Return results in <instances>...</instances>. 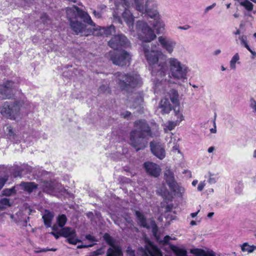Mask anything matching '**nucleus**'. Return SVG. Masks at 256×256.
Listing matches in <instances>:
<instances>
[{
	"instance_id": "1",
	"label": "nucleus",
	"mask_w": 256,
	"mask_h": 256,
	"mask_svg": "<svg viewBox=\"0 0 256 256\" xmlns=\"http://www.w3.org/2000/svg\"><path fill=\"white\" fill-rule=\"evenodd\" d=\"M136 26L138 32H141L138 36L142 41V46L151 74L156 76L158 80L162 81L168 72V66L166 60L162 58L163 53L155 49L156 45L150 43L156 38V35L144 22L138 20Z\"/></svg>"
},
{
	"instance_id": "2",
	"label": "nucleus",
	"mask_w": 256,
	"mask_h": 256,
	"mask_svg": "<svg viewBox=\"0 0 256 256\" xmlns=\"http://www.w3.org/2000/svg\"><path fill=\"white\" fill-rule=\"evenodd\" d=\"M66 12L70 28L76 34L85 36L90 35V28H88L86 24L78 20V18H80L88 24L94 26V22L87 12L75 6L67 8Z\"/></svg>"
},
{
	"instance_id": "3",
	"label": "nucleus",
	"mask_w": 256,
	"mask_h": 256,
	"mask_svg": "<svg viewBox=\"0 0 256 256\" xmlns=\"http://www.w3.org/2000/svg\"><path fill=\"white\" fill-rule=\"evenodd\" d=\"M134 126L135 128L130 134L129 144L138 152L146 147L148 138L153 137L154 134L145 120L136 121Z\"/></svg>"
},
{
	"instance_id": "4",
	"label": "nucleus",
	"mask_w": 256,
	"mask_h": 256,
	"mask_svg": "<svg viewBox=\"0 0 256 256\" xmlns=\"http://www.w3.org/2000/svg\"><path fill=\"white\" fill-rule=\"evenodd\" d=\"M120 0V4L126 8H134L137 10L146 14L154 20L160 17L157 10L158 4L154 0Z\"/></svg>"
},
{
	"instance_id": "5",
	"label": "nucleus",
	"mask_w": 256,
	"mask_h": 256,
	"mask_svg": "<svg viewBox=\"0 0 256 256\" xmlns=\"http://www.w3.org/2000/svg\"><path fill=\"white\" fill-rule=\"evenodd\" d=\"M114 80L122 90L128 92L132 90L142 84V81L140 75L136 72H117L114 74Z\"/></svg>"
},
{
	"instance_id": "6",
	"label": "nucleus",
	"mask_w": 256,
	"mask_h": 256,
	"mask_svg": "<svg viewBox=\"0 0 256 256\" xmlns=\"http://www.w3.org/2000/svg\"><path fill=\"white\" fill-rule=\"evenodd\" d=\"M168 70L171 76L175 80L184 82L188 78L187 74L190 70L184 64H182L178 59L175 58H170L166 60Z\"/></svg>"
},
{
	"instance_id": "7",
	"label": "nucleus",
	"mask_w": 256,
	"mask_h": 256,
	"mask_svg": "<svg viewBox=\"0 0 256 256\" xmlns=\"http://www.w3.org/2000/svg\"><path fill=\"white\" fill-rule=\"evenodd\" d=\"M135 213L138 220V224L141 226L147 229H151L153 236L157 240H159L160 236L158 235V227L155 221L151 219L147 220L143 213L139 211L136 210Z\"/></svg>"
},
{
	"instance_id": "8",
	"label": "nucleus",
	"mask_w": 256,
	"mask_h": 256,
	"mask_svg": "<svg viewBox=\"0 0 256 256\" xmlns=\"http://www.w3.org/2000/svg\"><path fill=\"white\" fill-rule=\"evenodd\" d=\"M164 178L170 189L174 192L178 196H182L184 192V188L179 186L174 180V174L170 170H166Z\"/></svg>"
},
{
	"instance_id": "9",
	"label": "nucleus",
	"mask_w": 256,
	"mask_h": 256,
	"mask_svg": "<svg viewBox=\"0 0 256 256\" xmlns=\"http://www.w3.org/2000/svg\"><path fill=\"white\" fill-rule=\"evenodd\" d=\"M110 60L114 64L124 66L130 64L131 56L128 52L123 50L120 52H114L111 54Z\"/></svg>"
},
{
	"instance_id": "10",
	"label": "nucleus",
	"mask_w": 256,
	"mask_h": 256,
	"mask_svg": "<svg viewBox=\"0 0 256 256\" xmlns=\"http://www.w3.org/2000/svg\"><path fill=\"white\" fill-rule=\"evenodd\" d=\"M108 46L114 50H118L130 46V42L122 34L114 36L108 41Z\"/></svg>"
},
{
	"instance_id": "11",
	"label": "nucleus",
	"mask_w": 256,
	"mask_h": 256,
	"mask_svg": "<svg viewBox=\"0 0 256 256\" xmlns=\"http://www.w3.org/2000/svg\"><path fill=\"white\" fill-rule=\"evenodd\" d=\"M16 86L12 80H7L0 85V99H10L14 96Z\"/></svg>"
},
{
	"instance_id": "12",
	"label": "nucleus",
	"mask_w": 256,
	"mask_h": 256,
	"mask_svg": "<svg viewBox=\"0 0 256 256\" xmlns=\"http://www.w3.org/2000/svg\"><path fill=\"white\" fill-rule=\"evenodd\" d=\"M60 235L66 238V242L70 244H76L80 240L77 238L76 231L70 227H64L60 232Z\"/></svg>"
},
{
	"instance_id": "13",
	"label": "nucleus",
	"mask_w": 256,
	"mask_h": 256,
	"mask_svg": "<svg viewBox=\"0 0 256 256\" xmlns=\"http://www.w3.org/2000/svg\"><path fill=\"white\" fill-rule=\"evenodd\" d=\"M40 186V188H42L44 192L50 194H54L56 192L66 190L61 185L52 182H42Z\"/></svg>"
},
{
	"instance_id": "14",
	"label": "nucleus",
	"mask_w": 256,
	"mask_h": 256,
	"mask_svg": "<svg viewBox=\"0 0 256 256\" xmlns=\"http://www.w3.org/2000/svg\"><path fill=\"white\" fill-rule=\"evenodd\" d=\"M94 26H90L92 28H90V34H93L95 36H108L113 34H114L115 28L113 25H110L108 27H101L96 26L94 23Z\"/></svg>"
},
{
	"instance_id": "15",
	"label": "nucleus",
	"mask_w": 256,
	"mask_h": 256,
	"mask_svg": "<svg viewBox=\"0 0 256 256\" xmlns=\"http://www.w3.org/2000/svg\"><path fill=\"white\" fill-rule=\"evenodd\" d=\"M104 239L110 246L107 250L106 256H122V252L121 247L115 245L112 238L107 234L104 235Z\"/></svg>"
},
{
	"instance_id": "16",
	"label": "nucleus",
	"mask_w": 256,
	"mask_h": 256,
	"mask_svg": "<svg viewBox=\"0 0 256 256\" xmlns=\"http://www.w3.org/2000/svg\"><path fill=\"white\" fill-rule=\"evenodd\" d=\"M168 96L171 102L174 105V110L180 122L182 120L183 116L182 114L180 113V99L178 92L176 90L172 89L168 92Z\"/></svg>"
},
{
	"instance_id": "17",
	"label": "nucleus",
	"mask_w": 256,
	"mask_h": 256,
	"mask_svg": "<svg viewBox=\"0 0 256 256\" xmlns=\"http://www.w3.org/2000/svg\"><path fill=\"white\" fill-rule=\"evenodd\" d=\"M150 150L152 154L160 160L164 159L166 156V151L164 145L161 142L153 140L150 144Z\"/></svg>"
},
{
	"instance_id": "18",
	"label": "nucleus",
	"mask_w": 256,
	"mask_h": 256,
	"mask_svg": "<svg viewBox=\"0 0 256 256\" xmlns=\"http://www.w3.org/2000/svg\"><path fill=\"white\" fill-rule=\"evenodd\" d=\"M171 240H176V238H172L169 236H166L162 240H159L158 241L164 246H168L176 256H188L186 250L171 244L170 242Z\"/></svg>"
},
{
	"instance_id": "19",
	"label": "nucleus",
	"mask_w": 256,
	"mask_h": 256,
	"mask_svg": "<svg viewBox=\"0 0 256 256\" xmlns=\"http://www.w3.org/2000/svg\"><path fill=\"white\" fill-rule=\"evenodd\" d=\"M158 42L162 48L171 54L176 46V42L171 38L166 36H160L158 38Z\"/></svg>"
},
{
	"instance_id": "20",
	"label": "nucleus",
	"mask_w": 256,
	"mask_h": 256,
	"mask_svg": "<svg viewBox=\"0 0 256 256\" xmlns=\"http://www.w3.org/2000/svg\"><path fill=\"white\" fill-rule=\"evenodd\" d=\"M17 112V110H15L14 102L12 104L8 102H4L0 110V113L4 116L10 119L12 118L14 114Z\"/></svg>"
},
{
	"instance_id": "21",
	"label": "nucleus",
	"mask_w": 256,
	"mask_h": 256,
	"mask_svg": "<svg viewBox=\"0 0 256 256\" xmlns=\"http://www.w3.org/2000/svg\"><path fill=\"white\" fill-rule=\"evenodd\" d=\"M146 172L151 176L158 177L160 173L161 169L158 165L152 162H146L144 164Z\"/></svg>"
},
{
	"instance_id": "22",
	"label": "nucleus",
	"mask_w": 256,
	"mask_h": 256,
	"mask_svg": "<svg viewBox=\"0 0 256 256\" xmlns=\"http://www.w3.org/2000/svg\"><path fill=\"white\" fill-rule=\"evenodd\" d=\"M122 18L130 30H132L134 28V18L132 12L126 9L122 14Z\"/></svg>"
},
{
	"instance_id": "23",
	"label": "nucleus",
	"mask_w": 256,
	"mask_h": 256,
	"mask_svg": "<svg viewBox=\"0 0 256 256\" xmlns=\"http://www.w3.org/2000/svg\"><path fill=\"white\" fill-rule=\"evenodd\" d=\"M15 110L18 112L20 108H23L28 110H30L32 109L33 106L26 99H23L20 100L14 101Z\"/></svg>"
},
{
	"instance_id": "24",
	"label": "nucleus",
	"mask_w": 256,
	"mask_h": 256,
	"mask_svg": "<svg viewBox=\"0 0 256 256\" xmlns=\"http://www.w3.org/2000/svg\"><path fill=\"white\" fill-rule=\"evenodd\" d=\"M16 216H18L17 218H14V215L10 216V218L16 222H22V225L24 226H26L28 223V221L29 220V217H26V216H24L22 212L19 211L16 214Z\"/></svg>"
},
{
	"instance_id": "25",
	"label": "nucleus",
	"mask_w": 256,
	"mask_h": 256,
	"mask_svg": "<svg viewBox=\"0 0 256 256\" xmlns=\"http://www.w3.org/2000/svg\"><path fill=\"white\" fill-rule=\"evenodd\" d=\"M165 24L159 17L154 20L153 27L158 34H162L164 30Z\"/></svg>"
},
{
	"instance_id": "26",
	"label": "nucleus",
	"mask_w": 256,
	"mask_h": 256,
	"mask_svg": "<svg viewBox=\"0 0 256 256\" xmlns=\"http://www.w3.org/2000/svg\"><path fill=\"white\" fill-rule=\"evenodd\" d=\"M19 186H21L24 190L30 194L34 190L36 189L38 185L34 182H22L20 184Z\"/></svg>"
},
{
	"instance_id": "27",
	"label": "nucleus",
	"mask_w": 256,
	"mask_h": 256,
	"mask_svg": "<svg viewBox=\"0 0 256 256\" xmlns=\"http://www.w3.org/2000/svg\"><path fill=\"white\" fill-rule=\"evenodd\" d=\"M54 216L53 212H51L49 210H46L42 216V218L44 225L47 227L49 228L51 226L52 220Z\"/></svg>"
},
{
	"instance_id": "28",
	"label": "nucleus",
	"mask_w": 256,
	"mask_h": 256,
	"mask_svg": "<svg viewBox=\"0 0 256 256\" xmlns=\"http://www.w3.org/2000/svg\"><path fill=\"white\" fill-rule=\"evenodd\" d=\"M160 108L162 114H168L172 110V106L168 98H164L160 101Z\"/></svg>"
},
{
	"instance_id": "29",
	"label": "nucleus",
	"mask_w": 256,
	"mask_h": 256,
	"mask_svg": "<svg viewBox=\"0 0 256 256\" xmlns=\"http://www.w3.org/2000/svg\"><path fill=\"white\" fill-rule=\"evenodd\" d=\"M142 97L140 95L136 96V100L134 102V104L130 106V108L134 109L138 108V111L139 113H142L143 110H142Z\"/></svg>"
},
{
	"instance_id": "30",
	"label": "nucleus",
	"mask_w": 256,
	"mask_h": 256,
	"mask_svg": "<svg viewBox=\"0 0 256 256\" xmlns=\"http://www.w3.org/2000/svg\"><path fill=\"white\" fill-rule=\"evenodd\" d=\"M192 253L196 256H216L212 250L206 251L204 250L196 248L192 251Z\"/></svg>"
},
{
	"instance_id": "31",
	"label": "nucleus",
	"mask_w": 256,
	"mask_h": 256,
	"mask_svg": "<svg viewBox=\"0 0 256 256\" xmlns=\"http://www.w3.org/2000/svg\"><path fill=\"white\" fill-rule=\"evenodd\" d=\"M67 218L65 214H62L59 215L56 218V222L60 228H63L67 222Z\"/></svg>"
},
{
	"instance_id": "32",
	"label": "nucleus",
	"mask_w": 256,
	"mask_h": 256,
	"mask_svg": "<svg viewBox=\"0 0 256 256\" xmlns=\"http://www.w3.org/2000/svg\"><path fill=\"white\" fill-rule=\"evenodd\" d=\"M18 186H14L11 188H5L2 192V194L6 196H10L15 194L16 193V189Z\"/></svg>"
},
{
	"instance_id": "33",
	"label": "nucleus",
	"mask_w": 256,
	"mask_h": 256,
	"mask_svg": "<svg viewBox=\"0 0 256 256\" xmlns=\"http://www.w3.org/2000/svg\"><path fill=\"white\" fill-rule=\"evenodd\" d=\"M242 250L244 252H248V253L252 252L256 249V246H250L248 243H244L241 246Z\"/></svg>"
},
{
	"instance_id": "34",
	"label": "nucleus",
	"mask_w": 256,
	"mask_h": 256,
	"mask_svg": "<svg viewBox=\"0 0 256 256\" xmlns=\"http://www.w3.org/2000/svg\"><path fill=\"white\" fill-rule=\"evenodd\" d=\"M240 4L244 6L248 10L252 11L253 9V4L248 0H245L244 2H241Z\"/></svg>"
},
{
	"instance_id": "35",
	"label": "nucleus",
	"mask_w": 256,
	"mask_h": 256,
	"mask_svg": "<svg viewBox=\"0 0 256 256\" xmlns=\"http://www.w3.org/2000/svg\"><path fill=\"white\" fill-rule=\"evenodd\" d=\"M240 56L238 53L236 54L230 61V67L232 69L234 70L236 68V64L239 60Z\"/></svg>"
},
{
	"instance_id": "36",
	"label": "nucleus",
	"mask_w": 256,
	"mask_h": 256,
	"mask_svg": "<svg viewBox=\"0 0 256 256\" xmlns=\"http://www.w3.org/2000/svg\"><path fill=\"white\" fill-rule=\"evenodd\" d=\"M98 91L100 94L108 93L110 88L107 85L102 84L98 88Z\"/></svg>"
},
{
	"instance_id": "37",
	"label": "nucleus",
	"mask_w": 256,
	"mask_h": 256,
	"mask_svg": "<svg viewBox=\"0 0 256 256\" xmlns=\"http://www.w3.org/2000/svg\"><path fill=\"white\" fill-rule=\"evenodd\" d=\"M0 206H4L6 208V206H10V200L7 198H2L0 200Z\"/></svg>"
},
{
	"instance_id": "38",
	"label": "nucleus",
	"mask_w": 256,
	"mask_h": 256,
	"mask_svg": "<svg viewBox=\"0 0 256 256\" xmlns=\"http://www.w3.org/2000/svg\"><path fill=\"white\" fill-rule=\"evenodd\" d=\"M103 253H104V250L102 248H100L92 252L91 256H98Z\"/></svg>"
},
{
	"instance_id": "39",
	"label": "nucleus",
	"mask_w": 256,
	"mask_h": 256,
	"mask_svg": "<svg viewBox=\"0 0 256 256\" xmlns=\"http://www.w3.org/2000/svg\"><path fill=\"white\" fill-rule=\"evenodd\" d=\"M176 124H177V123L176 122H169L168 123L167 125H166V128L170 130H172L173 129H174V128L176 127Z\"/></svg>"
},
{
	"instance_id": "40",
	"label": "nucleus",
	"mask_w": 256,
	"mask_h": 256,
	"mask_svg": "<svg viewBox=\"0 0 256 256\" xmlns=\"http://www.w3.org/2000/svg\"><path fill=\"white\" fill-rule=\"evenodd\" d=\"M120 116L124 118H128L131 116V112L128 111H126L121 113Z\"/></svg>"
},
{
	"instance_id": "41",
	"label": "nucleus",
	"mask_w": 256,
	"mask_h": 256,
	"mask_svg": "<svg viewBox=\"0 0 256 256\" xmlns=\"http://www.w3.org/2000/svg\"><path fill=\"white\" fill-rule=\"evenodd\" d=\"M56 250V248H51V249H48V248H43L40 250H35L34 252L36 253H38V252H46L47 251H53L55 252Z\"/></svg>"
},
{
	"instance_id": "42",
	"label": "nucleus",
	"mask_w": 256,
	"mask_h": 256,
	"mask_svg": "<svg viewBox=\"0 0 256 256\" xmlns=\"http://www.w3.org/2000/svg\"><path fill=\"white\" fill-rule=\"evenodd\" d=\"M250 107L256 112V101L253 99H250Z\"/></svg>"
},
{
	"instance_id": "43",
	"label": "nucleus",
	"mask_w": 256,
	"mask_h": 256,
	"mask_svg": "<svg viewBox=\"0 0 256 256\" xmlns=\"http://www.w3.org/2000/svg\"><path fill=\"white\" fill-rule=\"evenodd\" d=\"M6 180H7V179L4 178H2V177L0 178V190L4 186V185L6 184Z\"/></svg>"
},
{
	"instance_id": "44",
	"label": "nucleus",
	"mask_w": 256,
	"mask_h": 256,
	"mask_svg": "<svg viewBox=\"0 0 256 256\" xmlns=\"http://www.w3.org/2000/svg\"><path fill=\"white\" fill-rule=\"evenodd\" d=\"M126 252L129 256H135L134 251L130 247H128Z\"/></svg>"
},
{
	"instance_id": "45",
	"label": "nucleus",
	"mask_w": 256,
	"mask_h": 256,
	"mask_svg": "<svg viewBox=\"0 0 256 256\" xmlns=\"http://www.w3.org/2000/svg\"><path fill=\"white\" fill-rule=\"evenodd\" d=\"M239 38L241 41V43L243 44L244 46H246V44H248L246 36H240Z\"/></svg>"
},
{
	"instance_id": "46",
	"label": "nucleus",
	"mask_w": 256,
	"mask_h": 256,
	"mask_svg": "<svg viewBox=\"0 0 256 256\" xmlns=\"http://www.w3.org/2000/svg\"><path fill=\"white\" fill-rule=\"evenodd\" d=\"M216 3H214L212 4L207 6L204 10V13L206 14L210 10L212 9L216 6Z\"/></svg>"
},
{
	"instance_id": "47",
	"label": "nucleus",
	"mask_w": 256,
	"mask_h": 256,
	"mask_svg": "<svg viewBox=\"0 0 256 256\" xmlns=\"http://www.w3.org/2000/svg\"><path fill=\"white\" fill-rule=\"evenodd\" d=\"M204 182H200L198 185V190L199 191H202L204 189Z\"/></svg>"
},
{
	"instance_id": "48",
	"label": "nucleus",
	"mask_w": 256,
	"mask_h": 256,
	"mask_svg": "<svg viewBox=\"0 0 256 256\" xmlns=\"http://www.w3.org/2000/svg\"><path fill=\"white\" fill-rule=\"evenodd\" d=\"M86 240H89L92 242H94L96 240L94 236L90 234H87L86 236Z\"/></svg>"
},
{
	"instance_id": "49",
	"label": "nucleus",
	"mask_w": 256,
	"mask_h": 256,
	"mask_svg": "<svg viewBox=\"0 0 256 256\" xmlns=\"http://www.w3.org/2000/svg\"><path fill=\"white\" fill-rule=\"evenodd\" d=\"M93 14L94 16L97 18H100L102 16V13L95 10L93 11Z\"/></svg>"
},
{
	"instance_id": "50",
	"label": "nucleus",
	"mask_w": 256,
	"mask_h": 256,
	"mask_svg": "<svg viewBox=\"0 0 256 256\" xmlns=\"http://www.w3.org/2000/svg\"><path fill=\"white\" fill-rule=\"evenodd\" d=\"M7 130L8 132V134L10 136L14 135V132L12 130V128L11 126H8L7 127Z\"/></svg>"
},
{
	"instance_id": "51",
	"label": "nucleus",
	"mask_w": 256,
	"mask_h": 256,
	"mask_svg": "<svg viewBox=\"0 0 256 256\" xmlns=\"http://www.w3.org/2000/svg\"><path fill=\"white\" fill-rule=\"evenodd\" d=\"M190 28V26L189 25H185L184 26H180L178 27V28L180 30H187L189 29Z\"/></svg>"
},
{
	"instance_id": "52",
	"label": "nucleus",
	"mask_w": 256,
	"mask_h": 256,
	"mask_svg": "<svg viewBox=\"0 0 256 256\" xmlns=\"http://www.w3.org/2000/svg\"><path fill=\"white\" fill-rule=\"evenodd\" d=\"M210 131L212 133L215 134L216 132V124L215 122V120L214 122V128L210 129Z\"/></svg>"
},
{
	"instance_id": "53",
	"label": "nucleus",
	"mask_w": 256,
	"mask_h": 256,
	"mask_svg": "<svg viewBox=\"0 0 256 256\" xmlns=\"http://www.w3.org/2000/svg\"><path fill=\"white\" fill-rule=\"evenodd\" d=\"M208 182L210 184H215L216 182V179L214 178H212L211 176L209 178Z\"/></svg>"
},
{
	"instance_id": "54",
	"label": "nucleus",
	"mask_w": 256,
	"mask_h": 256,
	"mask_svg": "<svg viewBox=\"0 0 256 256\" xmlns=\"http://www.w3.org/2000/svg\"><path fill=\"white\" fill-rule=\"evenodd\" d=\"M172 150L173 152H176L177 151L178 153L180 152V150L178 149V146L177 144L174 145L172 147Z\"/></svg>"
},
{
	"instance_id": "55",
	"label": "nucleus",
	"mask_w": 256,
	"mask_h": 256,
	"mask_svg": "<svg viewBox=\"0 0 256 256\" xmlns=\"http://www.w3.org/2000/svg\"><path fill=\"white\" fill-rule=\"evenodd\" d=\"M86 216L90 220L94 218V214L92 212H88L86 214Z\"/></svg>"
},
{
	"instance_id": "56",
	"label": "nucleus",
	"mask_w": 256,
	"mask_h": 256,
	"mask_svg": "<svg viewBox=\"0 0 256 256\" xmlns=\"http://www.w3.org/2000/svg\"><path fill=\"white\" fill-rule=\"evenodd\" d=\"M248 51H250L252 54L253 55H256V52H253L251 49L250 48V46H248V44H246V46H245Z\"/></svg>"
},
{
	"instance_id": "57",
	"label": "nucleus",
	"mask_w": 256,
	"mask_h": 256,
	"mask_svg": "<svg viewBox=\"0 0 256 256\" xmlns=\"http://www.w3.org/2000/svg\"><path fill=\"white\" fill-rule=\"evenodd\" d=\"M50 234L53 235L55 237V238L56 239H58L59 238V237H60V234H58L57 233H55L54 232H51Z\"/></svg>"
},
{
	"instance_id": "58",
	"label": "nucleus",
	"mask_w": 256,
	"mask_h": 256,
	"mask_svg": "<svg viewBox=\"0 0 256 256\" xmlns=\"http://www.w3.org/2000/svg\"><path fill=\"white\" fill-rule=\"evenodd\" d=\"M106 8V6L104 4H101L98 6V8L100 10H103L105 9Z\"/></svg>"
},
{
	"instance_id": "59",
	"label": "nucleus",
	"mask_w": 256,
	"mask_h": 256,
	"mask_svg": "<svg viewBox=\"0 0 256 256\" xmlns=\"http://www.w3.org/2000/svg\"><path fill=\"white\" fill-rule=\"evenodd\" d=\"M220 52H221V50H220L218 49L214 52V54L215 56H216V55H218V54H220Z\"/></svg>"
},
{
	"instance_id": "60",
	"label": "nucleus",
	"mask_w": 256,
	"mask_h": 256,
	"mask_svg": "<svg viewBox=\"0 0 256 256\" xmlns=\"http://www.w3.org/2000/svg\"><path fill=\"white\" fill-rule=\"evenodd\" d=\"M200 212V210H198L197 212H193V213H192L190 214V216L192 218H194L196 217L197 214H198V212Z\"/></svg>"
},
{
	"instance_id": "61",
	"label": "nucleus",
	"mask_w": 256,
	"mask_h": 256,
	"mask_svg": "<svg viewBox=\"0 0 256 256\" xmlns=\"http://www.w3.org/2000/svg\"><path fill=\"white\" fill-rule=\"evenodd\" d=\"M214 150V146H210V147L208 150V152L210 153V152H212Z\"/></svg>"
},
{
	"instance_id": "62",
	"label": "nucleus",
	"mask_w": 256,
	"mask_h": 256,
	"mask_svg": "<svg viewBox=\"0 0 256 256\" xmlns=\"http://www.w3.org/2000/svg\"><path fill=\"white\" fill-rule=\"evenodd\" d=\"M48 15L46 14H44L42 16V19L43 20H44V19H47L48 18Z\"/></svg>"
},
{
	"instance_id": "63",
	"label": "nucleus",
	"mask_w": 256,
	"mask_h": 256,
	"mask_svg": "<svg viewBox=\"0 0 256 256\" xmlns=\"http://www.w3.org/2000/svg\"><path fill=\"white\" fill-rule=\"evenodd\" d=\"M214 215V212H209L208 214V217L209 218H211Z\"/></svg>"
},
{
	"instance_id": "64",
	"label": "nucleus",
	"mask_w": 256,
	"mask_h": 256,
	"mask_svg": "<svg viewBox=\"0 0 256 256\" xmlns=\"http://www.w3.org/2000/svg\"><path fill=\"white\" fill-rule=\"evenodd\" d=\"M191 226H195L196 224V222L194 220H192L190 223Z\"/></svg>"
}]
</instances>
